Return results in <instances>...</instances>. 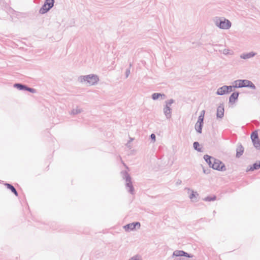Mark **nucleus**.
<instances>
[{
  "label": "nucleus",
  "mask_w": 260,
  "mask_h": 260,
  "mask_svg": "<svg viewBox=\"0 0 260 260\" xmlns=\"http://www.w3.org/2000/svg\"><path fill=\"white\" fill-rule=\"evenodd\" d=\"M231 26V22L226 19H224L223 21H221L218 26L220 28L222 29H228Z\"/></svg>",
  "instance_id": "nucleus-8"
},
{
  "label": "nucleus",
  "mask_w": 260,
  "mask_h": 260,
  "mask_svg": "<svg viewBox=\"0 0 260 260\" xmlns=\"http://www.w3.org/2000/svg\"><path fill=\"white\" fill-rule=\"evenodd\" d=\"M204 158L213 169L219 171L225 170L224 164L219 160L216 159L209 155H205Z\"/></svg>",
  "instance_id": "nucleus-1"
},
{
  "label": "nucleus",
  "mask_w": 260,
  "mask_h": 260,
  "mask_svg": "<svg viewBox=\"0 0 260 260\" xmlns=\"http://www.w3.org/2000/svg\"><path fill=\"white\" fill-rule=\"evenodd\" d=\"M164 96V95L163 94ZM162 96V94H161L160 93H155L152 95V99L153 100H156L158 99L160 96Z\"/></svg>",
  "instance_id": "nucleus-18"
},
{
  "label": "nucleus",
  "mask_w": 260,
  "mask_h": 260,
  "mask_svg": "<svg viewBox=\"0 0 260 260\" xmlns=\"http://www.w3.org/2000/svg\"><path fill=\"white\" fill-rule=\"evenodd\" d=\"M205 113V111L204 110L201 112V115L199 116L198 120L195 124V129L199 133H202Z\"/></svg>",
  "instance_id": "nucleus-3"
},
{
  "label": "nucleus",
  "mask_w": 260,
  "mask_h": 260,
  "mask_svg": "<svg viewBox=\"0 0 260 260\" xmlns=\"http://www.w3.org/2000/svg\"><path fill=\"white\" fill-rule=\"evenodd\" d=\"M15 86L17 87L18 88H19L20 89H25L24 87H26L25 86H24L21 84H16Z\"/></svg>",
  "instance_id": "nucleus-21"
},
{
  "label": "nucleus",
  "mask_w": 260,
  "mask_h": 260,
  "mask_svg": "<svg viewBox=\"0 0 260 260\" xmlns=\"http://www.w3.org/2000/svg\"><path fill=\"white\" fill-rule=\"evenodd\" d=\"M223 53L224 54H228L230 53V50L228 49H224L223 51Z\"/></svg>",
  "instance_id": "nucleus-24"
},
{
  "label": "nucleus",
  "mask_w": 260,
  "mask_h": 260,
  "mask_svg": "<svg viewBox=\"0 0 260 260\" xmlns=\"http://www.w3.org/2000/svg\"><path fill=\"white\" fill-rule=\"evenodd\" d=\"M193 147L195 149L199 151H201V149L200 147V144L198 142H196L193 143Z\"/></svg>",
  "instance_id": "nucleus-17"
},
{
  "label": "nucleus",
  "mask_w": 260,
  "mask_h": 260,
  "mask_svg": "<svg viewBox=\"0 0 260 260\" xmlns=\"http://www.w3.org/2000/svg\"><path fill=\"white\" fill-rule=\"evenodd\" d=\"M224 114V109L222 107H219L217 110V116L218 117H222Z\"/></svg>",
  "instance_id": "nucleus-11"
},
{
  "label": "nucleus",
  "mask_w": 260,
  "mask_h": 260,
  "mask_svg": "<svg viewBox=\"0 0 260 260\" xmlns=\"http://www.w3.org/2000/svg\"><path fill=\"white\" fill-rule=\"evenodd\" d=\"M251 139L254 147L256 148H259L260 141L258 139L257 131H255L252 133L251 135Z\"/></svg>",
  "instance_id": "nucleus-5"
},
{
  "label": "nucleus",
  "mask_w": 260,
  "mask_h": 260,
  "mask_svg": "<svg viewBox=\"0 0 260 260\" xmlns=\"http://www.w3.org/2000/svg\"><path fill=\"white\" fill-rule=\"evenodd\" d=\"M207 200H208V201H211V200H210V199H207Z\"/></svg>",
  "instance_id": "nucleus-27"
},
{
  "label": "nucleus",
  "mask_w": 260,
  "mask_h": 260,
  "mask_svg": "<svg viewBox=\"0 0 260 260\" xmlns=\"http://www.w3.org/2000/svg\"><path fill=\"white\" fill-rule=\"evenodd\" d=\"M243 152V148L241 147L239 148V151H237V155L238 156L241 155L242 154Z\"/></svg>",
  "instance_id": "nucleus-20"
},
{
  "label": "nucleus",
  "mask_w": 260,
  "mask_h": 260,
  "mask_svg": "<svg viewBox=\"0 0 260 260\" xmlns=\"http://www.w3.org/2000/svg\"><path fill=\"white\" fill-rule=\"evenodd\" d=\"M260 168V161L256 162L253 165V167L250 169V170H256Z\"/></svg>",
  "instance_id": "nucleus-16"
},
{
  "label": "nucleus",
  "mask_w": 260,
  "mask_h": 260,
  "mask_svg": "<svg viewBox=\"0 0 260 260\" xmlns=\"http://www.w3.org/2000/svg\"><path fill=\"white\" fill-rule=\"evenodd\" d=\"M131 260H140V259L137 257H133L131 258Z\"/></svg>",
  "instance_id": "nucleus-26"
},
{
  "label": "nucleus",
  "mask_w": 260,
  "mask_h": 260,
  "mask_svg": "<svg viewBox=\"0 0 260 260\" xmlns=\"http://www.w3.org/2000/svg\"><path fill=\"white\" fill-rule=\"evenodd\" d=\"M126 187L128 191H129L131 193H133L134 192V188L132 185V182L130 179L128 178L126 179Z\"/></svg>",
  "instance_id": "nucleus-9"
},
{
  "label": "nucleus",
  "mask_w": 260,
  "mask_h": 260,
  "mask_svg": "<svg viewBox=\"0 0 260 260\" xmlns=\"http://www.w3.org/2000/svg\"><path fill=\"white\" fill-rule=\"evenodd\" d=\"M83 79L85 81H87L89 85H93L98 81V78L95 75H87L84 76Z\"/></svg>",
  "instance_id": "nucleus-6"
},
{
  "label": "nucleus",
  "mask_w": 260,
  "mask_h": 260,
  "mask_svg": "<svg viewBox=\"0 0 260 260\" xmlns=\"http://www.w3.org/2000/svg\"><path fill=\"white\" fill-rule=\"evenodd\" d=\"M151 139L153 141H155V136L154 134H152L151 135Z\"/></svg>",
  "instance_id": "nucleus-25"
},
{
  "label": "nucleus",
  "mask_w": 260,
  "mask_h": 260,
  "mask_svg": "<svg viewBox=\"0 0 260 260\" xmlns=\"http://www.w3.org/2000/svg\"><path fill=\"white\" fill-rule=\"evenodd\" d=\"M227 92L229 93L232 91L233 87L231 86H227Z\"/></svg>",
  "instance_id": "nucleus-23"
},
{
  "label": "nucleus",
  "mask_w": 260,
  "mask_h": 260,
  "mask_svg": "<svg viewBox=\"0 0 260 260\" xmlns=\"http://www.w3.org/2000/svg\"><path fill=\"white\" fill-rule=\"evenodd\" d=\"M197 195H198V194H197L196 192H194L193 191H191V194L189 196V198L191 200H192L194 198H196Z\"/></svg>",
  "instance_id": "nucleus-19"
},
{
  "label": "nucleus",
  "mask_w": 260,
  "mask_h": 260,
  "mask_svg": "<svg viewBox=\"0 0 260 260\" xmlns=\"http://www.w3.org/2000/svg\"><path fill=\"white\" fill-rule=\"evenodd\" d=\"M5 185L8 188L10 189L15 194L16 196H18V193L13 186L8 183H6Z\"/></svg>",
  "instance_id": "nucleus-12"
},
{
  "label": "nucleus",
  "mask_w": 260,
  "mask_h": 260,
  "mask_svg": "<svg viewBox=\"0 0 260 260\" xmlns=\"http://www.w3.org/2000/svg\"><path fill=\"white\" fill-rule=\"evenodd\" d=\"M235 87H249L251 88L254 89L255 88L254 85L250 81L248 80H238L235 82Z\"/></svg>",
  "instance_id": "nucleus-2"
},
{
  "label": "nucleus",
  "mask_w": 260,
  "mask_h": 260,
  "mask_svg": "<svg viewBox=\"0 0 260 260\" xmlns=\"http://www.w3.org/2000/svg\"><path fill=\"white\" fill-rule=\"evenodd\" d=\"M54 5V0H46L42 8L40 10L41 14H44L48 11Z\"/></svg>",
  "instance_id": "nucleus-4"
},
{
  "label": "nucleus",
  "mask_w": 260,
  "mask_h": 260,
  "mask_svg": "<svg viewBox=\"0 0 260 260\" xmlns=\"http://www.w3.org/2000/svg\"><path fill=\"white\" fill-rule=\"evenodd\" d=\"M174 254L176 256H183V255H184V256H188L189 257V256L187 255V253H185V252H184L183 251H175L174 253Z\"/></svg>",
  "instance_id": "nucleus-15"
},
{
  "label": "nucleus",
  "mask_w": 260,
  "mask_h": 260,
  "mask_svg": "<svg viewBox=\"0 0 260 260\" xmlns=\"http://www.w3.org/2000/svg\"><path fill=\"white\" fill-rule=\"evenodd\" d=\"M140 223L138 222L128 224L124 226V229L127 232L134 230L136 228H139Z\"/></svg>",
  "instance_id": "nucleus-7"
},
{
  "label": "nucleus",
  "mask_w": 260,
  "mask_h": 260,
  "mask_svg": "<svg viewBox=\"0 0 260 260\" xmlns=\"http://www.w3.org/2000/svg\"><path fill=\"white\" fill-rule=\"evenodd\" d=\"M238 96H239L238 92L233 93V94L231 95V96L230 98V101L231 102H234L236 99H237Z\"/></svg>",
  "instance_id": "nucleus-14"
},
{
  "label": "nucleus",
  "mask_w": 260,
  "mask_h": 260,
  "mask_svg": "<svg viewBox=\"0 0 260 260\" xmlns=\"http://www.w3.org/2000/svg\"><path fill=\"white\" fill-rule=\"evenodd\" d=\"M255 55V53L253 52H250L246 54H244L241 56V57L243 59H247L253 57Z\"/></svg>",
  "instance_id": "nucleus-13"
},
{
  "label": "nucleus",
  "mask_w": 260,
  "mask_h": 260,
  "mask_svg": "<svg viewBox=\"0 0 260 260\" xmlns=\"http://www.w3.org/2000/svg\"><path fill=\"white\" fill-rule=\"evenodd\" d=\"M25 88V89L26 90H28L32 93H34L35 92V90L34 89H32V88H28V87H24Z\"/></svg>",
  "instance_id": "nucleus-22"
},
{
  "label": "nucleus",
  "mask_w": 260,
  "mask_h": 260,
  "mask_svg": "<svg viewBox=\"0 0 260 260\" xmlns=\"http://www.w3.org/2000/svg\"><path fill=\"white\" fill-rule=\"evenodd\" d=\"M227 86H224L222 87L219 88L217 91V94L219 95H222L225 93H228L227 92Z\"/></svg>",
  "instance_id": "nucleus-10"
}]
</instances>
